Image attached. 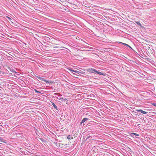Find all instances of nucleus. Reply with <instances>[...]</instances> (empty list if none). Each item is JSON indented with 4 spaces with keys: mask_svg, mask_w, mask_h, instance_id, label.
<instances>
[{
    "mask_svg": "<svg viewBox=\"0 0 156 156\" xmlns=\"http://www.w3.org/2000/svg\"><path fill=\"white\" fill-rule=\"evenodd\" d=\"M34 91H35V92H36L37 93H39L40 94H41V93L40 91H37V90H36V89H34Z\"/></svg>",
    "mask_w": 156,
    "mask_h": 156,
    "instance_id": "obj_12",
    "label": "nucleus"
},
{
    "mask_svg": "<svg viewBox=\"0 0 156 156\" xmlns=\"http://www.w3.org/2000/svg\"><path fill=\"white\" fill-rule=\"evenodd\" d=\"M132 134L133 135H134L135 136H139V134H137V133H132Z\"/></svg>",
    "mask_w": 156,
    "mask_h": 156,
    "instance_id": "obj_13",
    "label": "nucleus"
},
{
    "mask_svg": "<svg viewBox=\"0 0 156 156\" xmlns=\"http://www.w3.org/2000/svg\"><path fill=\"white\" fill-rule=\"evenodd\" d=\"M52 105L53 106L54 108L56 109L57 111H58L57 107L55 105V104L54 103H52Z\"/></svg>",
    "mask_w": 156,
    "mask_h": 156,
    "instance_id": "obj_3",
    "label": "nucleus"
},
{
    "mask_svg": "<svg viewBox=\"0 0 156 156\" xmlns=\"http://www.w3.org/2000/svg\"><path fill=\"white\" fill-rule=\"evenodd\" d=\"M62 98H58V99L59 100H62Z\"/></svg>",
    "mask_w": 156,
    "mask_h": 156,
    "instance_id": "obj_21",
    "label": "nucleus"
},
{
    "mask_svg": "<svg viewBox=\"0 0 156 156\" xmlns=\"http://www.w3.org/2000/svg\"><path fill=\"white\" fill-rule=\"evenodd\" d=\"M120 43L128 47H129L130 48H132L129 45H128V44H126L124 43H123L122 42H120Z\"/></svg>",
    "mask_w": 156,
    "mask_h": 156,
    "instance_id": "obj_4",
    "label": "nucleus"
},
{
    "mask_svg": "<svg viewBox=\"0 0 156 156\" xmlns=\"http://www.w3.org/2000/svg\"><path fill=\"white\" fill-rule=\"evenodd\" d=\"M67 100L66 98H62L61 101H67Z\"/></svg>",
    "mask_w": 156,
    "mask_h": 156,
    "instance_id": "obj_11",
    "label": "nucleus"
},
{
    "mask_svg": "<svg viewBox=\"0 0 156 156\" xmlns=\"http://www.w3.org/2000/svg\"><path fill=\"white\" fill-rule=\"evenodd\" d=\"M67 139L68 140H70L73 139V137H72L71 135H69L67 137Z\"/></svg>",
    "mask_w": 156,
    "mask_h": 156,
    "instance_id": "obj_7",
    "label": "nucleus"
},
{
    "mask_svg": "<svg viewBox=\"0 0 156 156\" xmlns=\"http://www.w3.org/2000/svg\"><path fill=\"white\" fill-rule=\"evenodd\" d=\"M88 71L92 73H97L101 75L105 76V74L104 73L97 71L95 69L93 68H90L88 69Z\"/></svg>",
    "mask_w": 156,
    "mask_h": 156,
    "instance_id": "obj_1",
    "label": "nucleus"
},
{
    "mask_svg": "<svg viewBox=\"0 0 156 156\" xmlns=\"http://www.w3.org/2000/svg\"><path fill=\"white\" fill-rule=\"evenodd\" d=\"M59 96H62V95H60Z\"/></svg>",
    "mask_w": 156,
    "mask_h": 156,
    "instance_id": "obj_23",
    "label": "nucleus"
},
{
    "mask_svg": "<svg viewBox=\"0 0 156 156\" xmlns=\"http://www.w3.org/2000/svg\"><path fill=\"white\" fill-rule=\"evenodd\" d=\"M58 146H59V147H61L62 145H63V144H58Z\"/></svg>",
    "mask_w": 156,
    "mask_h": 156,
    "instance_id": "obj_15",
    "label": "nucleus"
},
{
    "mask_svg": "<svg viewBox=\"0 0 156 156\" xmlns=\"http://www.w3.org/2000/svg\"><path fill=\"white\" fill-rule=\"evenodd\" d=\"M37 77L38 79H39L41 80L44 81V78L41 77H40V76H37Z\"/></svg>",
    "mask_w": 156,
    "mask_h": 156,
    "instance_id": "obj_8",
    "label": "nucleus"
},
{
    "mask_svg": "<svg viewBox=\"0 0 156 156\" xmlns=\"http://www.w3.org/2000/svg\"><path fill=\"white\" fill-rule=\"evenodd\" d=\"M90 137H91V136H87V137L86 138V140H87Z\"/></svg>",
    "mask_w": 156,
    "mask_h": 156,
    "instance_id": "obj_16",
    "label": "nucleus"
},
{
    "mask_svg": "<svg viewBox=\"0 0 156 156\" xmlns=\"http://www.w3.org/2000/svg\"><path fill=\"white\" fill-rule=\"evenodd\" d=\"M43 81H44L45 82L47 83H51V82H50L49 81L47 80H45L44 79Z\"/></svg>",
    "mask_w": 156,
    "mask_h": 156,
    "instance_id": "obj_9",
    "label": "nucleus"
},
{
    "mask_svg": "<svg viewBox=\"0 0 156 156\" xmlns=\"http://www.w3.org/2000/svg\"><path fill=\"white\" fill-rule=\"evenodd\" d=\"M136 111L137 112H140L143 113V111L141 109H137L136 110Z\"/></svg>",
    "mask_w": 156,
    "mask_h": 156,
    "instance_id": "obj_10",
    "label": "nucleus"
},
{
    "mask_svg": "<svg viewBox=\"0 0 156 156\" xmlns=\"http://www.w3.org/2000/svg\"><path fill=\"white\" fill-rule=\"evenodd\" d=\"M152 105H154V106H155L156 107V103L152 104Z\"/></svg>",
    "mask_w": 156,
    "mask_h": 156,
    "instance_id": "obj_18",
    "label": "nucleus"
},
{
    "mask_svg": "<svg viewBox=\"0 0 156 156\" xmlns=\"http://www.w3.org/2000/svg\"><path fill=\"white\" fill-rule=\"evenodd\" d=\"M147 113V112H145V111H143V114H146Z\"/></svg>",
    "mask_w": 156,
    "mask_h": 156,
    "instance_id": "obj_17",
    "label": "nucleus"
},
{
    "mask_svg": "<svg viewBox=\"0 0 156 156\" xmlns=\"http://www.w3.org/2000/svg\"><path fill=\"white\" fill-rule=\"evenodd\" d=\"M7 18L8 19L10 20H11V18L8 16H7Z\"/></svg>",
    "mask_w": 156,
    "mask_h": 156,
    "instance_id": "obj_19",
    "label": "nucleus"
},
{
    "mask_svg": "<svg viewBox=\"0 0 156 156\" xmlns=\"http://www.w3.org/2000/svg\"><path fill=\"white\" fill-rule=\"evenodd\" d=\"M136 23L138 25H140V26H141V24L140 23V22L139 21L136 22Z\"/></svg>",
    "mask_w": 156,
    "mask_h": 156,
    "instance_id": "obj_14",
    "label": "nucleus"
},
{
    "mask_svg": "<svg viewBox=\"0 0 156 156\" xmlns=\"http://www.w3.org/2000/svg\"><path fill=\"white\" fill-rule=\"evenodd\" d=\"M70 70L71 71V72H75V73H77L78 74H79V73H80V72L77 71V70H73V69H70Z\"/></svg>",
    "mask_w": 156,
    "mask_h": 156,
    "instance_id": "obj_5",
    "label": "nucleus"
},
{
    "mask_svg": "<svg viewBox=\"0 0 156 156\" xmlns=\"http://www.w3.org/2000/svg\"><path fill=\"white\" fill-rule=\"evenodd\" d=\"M88 120V119L87 118H84L81 121V124L84 123L86 121Z\"/></svg>",
    "mask_w": 156,
    "mask_h": 156,
    "instance_id": "obj_2",
    "label": "nucleus"
},
{
    "mask_svg": "<svg viewBox=\"0 0 156 156\" xmlns=\"http://www.w3.org/2000/svg\"><path fill=\"white\" fill-rule=\"evenodd\" d=\"M40 140H41V141H44V139H43V138H41L40 139Z\"/></svg>",
    "mask_w": 156,
    "mask_h": 156,
    "instance_id": "obj_20",
    "label": "nucleus"
},
{
    "mask_svg": "<svg viewBox=\"0 0 156 156\" xmlns=\"http://www.w3.org/2000/svg\"><path fill=\"white\" fill-rule=\"evenodd\" d=\"M85 115L86 117H88V116L89 115L88 114H86Z\"/></svg>",
    "mask_w": 156,
    "mask_h": 156,
    "instance_id": "obj_22",
    "label": "nucleus"
},
{
    "mask_svg": "<svg viewBox=\"0 0 156 156\" xmlns=\"http://www.w3.org/2000/svg\"><path fill=\"white\" fill-rule=\"evenodd\" d=\"M6 140H4L1 137H0V141L2 142L6 143Z\"/></svg>",
    "mask_w": 156,
    "mask_h": 156,
    "instance_id": "obj_6",
    "label": "nucleus"
}]
</instances>
